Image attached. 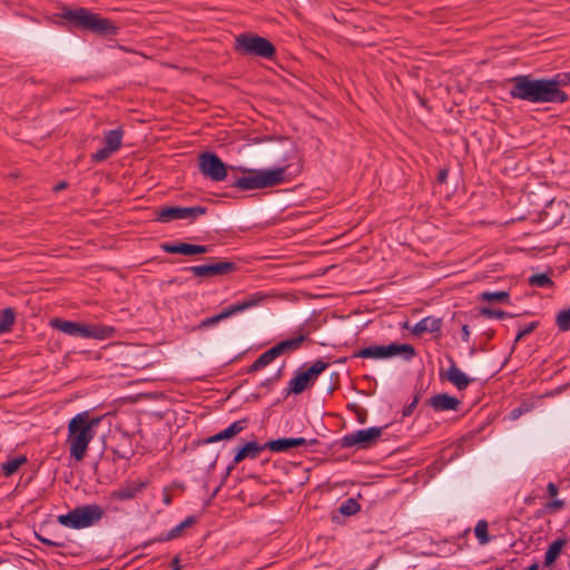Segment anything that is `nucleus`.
I'll list each match as a JSON object with an SVG mask.
<instances>
[{"label":"nucleus","instance_id":"nucleus-3","mask_svg":"<svg viewBox=\"0 0 570 570\" xmlns=\"http://www.w3.org/2000/svg\"><path fill=\"white\" fill-rule=\"evenodd\" d=\"M60 17L72 27L104 37L116 36L119 31V27L112 20L102 18L86 8L70 9L66 7L61 10Z\"/></svg>","mask_w":570,"mask_h":570},{"label":"nucleus","instance_id":"nucleus-26","mask_svg":"<svg viewBox=\"0 0 570 570\" xmlns=\"http://www.w3.org/2000/svg\"><path fill=\"white\" fill-rule=\"evenodd\" d=\"M567 544L564 538H558L549 547L544 554V567H551L559 558L562 548Z\"/></svg>","mask_w":570,"mask_h":570},{"label":"nucleus","instance_id":"nucleus-13","mask_svg":"<svg viewBox=\"0 0 570 570\" xmlns=\"http://www.w3.org/2000/svg\"><path fill=\"white\" fill-rule=\"evenodd\" d=\"M315 445L318 444L317 439H311L306 440L304 438H284V439H277V440H271L266 442V446H268V450L273 452H286L292 448L301 446V445Z\"/></svg>","mask_w":570,"mask_h":570},{"label":"nucleus","instance_id":"nucleus-23","mask_svg":"<svg viewBox=\"0 0 570 570\" xmlns=\"http://www.w3.org/2000/svg\"><path fill=\"white\" fill-rule=\"evenodd\" d=\"M441 325H442L441 318L428 316L415 324V326L413 328V334L421 335L423 333H434V332L440 331Z\"/></svg>","mask_w":570,"mask_h":570},{"label":"nucleus","instance_id":"nucleus-40","mask_svg":"<svg viewBox=\"0 0 570 570\" xmlns=\"http://www.w3.org/2000/svg\"><path fill=\"white\" fill-rule=\"evenodd\" d=\"M538 326H539V322L538 321H533L530 324H528V325H525L523 327H520L519 331H518V334L515 336L514 343H518L525 335L532 333L534 330L538 328Z\"/></svg>","mask_w":570,"mask_h":570},{"label":"nucleus","instance_id":"nucleus-31","mask_svg":"<svg viewBox=\"0 0 570 570\" xmlns=\"http://www.w3.org/2000/svg\"><path fill=\"white\" fill-rule=\"evenodd\" d=\"M383 345H374L360 350L354 354L355 357L362 358H384Z\"/></svg>","mask_w":570,"mask_h":570},{"label":"nucleus","instance_id":"nucleus-35","mask_svg":"<svg viewBox=\"0 0 570 570\" xmlns=\"http://www.w3.org/2000/svg\"><path fill=\"white\" fill-rule=\"evenodd\" d=\"M529 284L531 286H537V287H552L553 286V281L549 277L548 274H534L532 276L529 277Z\"/></svg>","mask_w":570,"mask_h":570},{"label":"nucleus","instance_id":"nucleus-45","mask_svg":"<svg viewBox=\"0 0 570 570\" xmlns=\"http://www.w3.org/2000/svg\"><path fill=\"white\" fill-rule=\"evenodd\" d=\"M529 411V406L527 404H521L520 406L513 409L510 414H509V417L511 420H518L523 413L528 412Z\"/></svg>","mask_w":570,"mask_h":570},{"label":"nucleus","instance_id":"nucleus-47","mask_svg":"<svg viewBox=\"0 0 570 570\" xmlns=\"http://www.w3.org/2000/svg\"><path fill=\"white\" fill-rule=\"evenodd\" d=\"M547 492L551 498H556L558 495L559 490H558V487L553 482H550L547 485Z\"/></svg>","mask_w":570,"mask_h":570},{"label":"nucleus","instance_id":"nucleus-39","mask_svg":"<svg viewBox=\"0 0 570 570\" xmlns=\"http://www.w3.org/2000/svg\"><path fill=\"white\" fill-rule=\"evenodd\" d=\"M480 314L488 318H504L510 317L511 315L502 309H493L490 307H482L480 309Z\"/></svg>","mask_w":570,"mask_h":570},{"label":"nucleus","instance_id":"nucleus-42","mask_svg":"<svg viewBox=\"0 0 570 570\" xmlns=\"http://www.w3.org/2000/svg\"><path fill=\"white\" fill-rule=\"evenodd\" d=\"M421 400V392H417L412 402L410 404H407L406 406H404V409L402 410V416L403 417H406V416H410L413 411L415 410V407L417 406L419 402Z\"/></svg>","mask_w":570,"mask_h":570},{"label":"nucleus","instance_id":"nucleus-56","mask_svg":"<svg viewBox=\"0 0 570 570\" xmlns=\"http://www.w3.org/2000/svg\"><path fill=\"white\" fill-rule=\"evenodd\" d=\"M497 570H503L502 568H498Z\"/></svg>","mask_w":570,"mask_h":570},{"label":"nucleus","instance_id":"nucleus-18","mask_svg":"<svg viewBox=\"0 0 570 570\" xmlns=\"http://www.w3.org/2000/svg\"><path fill=\"white\" fill-rule=\"evenodd\" d=\"M147 487L146 482L142 481H132L126 483L119 489L115 490L111 493V498L119 501H127L134 499L139 492H141Z\"/></svg>","mask_w":570,"mask_h":570},{"label":"nucleus","instance_id":"nucleus-54","mask_svg":"<svg viewBox=\"0 0 570 570\" xmlns=\"http://www.w3.org/2000/svg\"><path fill=\"white\" fill-rule=\"evenodd\" d=\"M281 373H282V371H281V370H278V372L276 373V375H275L274 380H279V377H281Z\"/></svg>","mask_w":570,"mask_h":570},{"label":"nucleus","instance_id":"nucleus-6","mask_svg":"<svg viewBox=\"0 0 570 570\" xmlns=\"http://www.w3.org/2000/svg\"><path fill=\"white\" fill-rule=\"evenodd\" d=\"M104 510L98 504H87L82 507H78L67 514H61L58 517V522L61 525L72 528V529H82L88 528L98 521H100L104 517Z\"/></svg>","mask_w":570,"mask_h":570},{"label":"nucleus","instance_id":"nucleus-51","mask_svg":"<svg viewBox=\"0 0 570 570\" xmlns=\"http://www.w3.org/2000/svg\"><path fill=\"white\" fill-rule=\"evenodd\" d=\"M66 186H67V184L65 181H61L58 185H56L55 190H61V189L66 188Z\"/></svg>","mask_w":570,"mask_h":570},{"label":"nucleus","instance_id":"nucleus-50","mask_svg":"<svg viewBox=\"0 0 570 570\" xmlns=\"http://www.w3.org/2000/svg\"><path fill=\"white\" fill-rule=\"evenodd\" d=\"M179 557L176 556L170 563L171 570H181Z\"/></svg>","mask_w":570,"mask_h":570},{"label":"nucleus","instance_id":"nucleus-37","mask_svg":"<svg viewBox=\"0 0 570 570\" xmlns=\"http://www.w3.org/2000/svg\"><path fill=\"white\" fill-rule=\"evenodd\" d=\"M228 317H229L228 311H227V308H225L219 314L203 320L198 324L197 328H207L209 326H214V325L218 324L220 321L226 320Z\"/></svg>","mask_w":570,"mask_h":570},{"label":"nucleus","instance_id":"nucleus-53","mask_svg":"<svg viewBox=\"0 0 570 570\" xmlns=\"http://www.w3.org/2000/svg\"><path fill=\"white\" fill-rule=\"evenodd\" d=\"M164 502H165L166 504H170V502H171V498H170V495H168V494H167V495L165 497V499H164Z\"/></svg>","mask_w":570,"mask_h":570},{"label":"nucleus","instance_id":"nucleus-1","mask_svg":"<svg viewBox=\"0 0 570 570\" xmlns=\"http://www.w3.org/2000/svg\"><path fill=\"white\" fill-rule=\"evenodd\" d=\"M100 422L99 417L90 419L87 411L76 414L68 423L67 442L69 444L70 456L76 461H81L89 443L95 436L94 428Z\"/></svg>","mask_w":570,"mask_h":570},{"label":"nucleus","instance_id":"nucleus-7","mask_svg":"<svg viewBox=\"0 0 570 570\" xmlns=\"http://www.w3.org/2000/svg\"><path fill=\"white\" fill-rule=\"evenodd\" d=\"M234 49L243 55L266 59L274 58L276 53V49L269 40L249 32L240 33L235 39Z\"/></svg>","mask_w":570,"mask_h":570},{"label":"nucleus","instance_id":"nucleus-21","mask_svg":"<svg viewBox=\"0 0 570 570\" xmlns=\"http://www.w3.org/2000/svg\"><path fill=\"white\" fill-rule=\"evenodd\" d=\"M306 341V335L301 334L296 337L284 340L273 346L275 354L278 356L292 353L301 348L302 344Z\"/></svg>","mask_w":570,"mask_h":570},{"label":"nucleus","instance_id":"nucleus-15","mask_svg":"<svg viewBox=\"0 0 570 570\" xmlns=\"http://www.w3.org/2000/svg\"><path fill=\"white\" fill-rule=\"evenodd\" d=\"M161 248L164 252L169 254H181V255H200L208 252V247L205 245H194L188 243H176V244H163Z\"/></svg>","mask_w":570,"mask_h":570},{"label":"nucleus","instance_id":"nucleus-36","mask_svg":"<svg viewBox=\"0 0 570 570\" xmlns=\"http://www.w3.org/2000/svg\"><path fill=\"white\" fill-rule=\"evenodd\" d=\"M556 324L561 332L570 331V308L561 309L556 316Z\"/></svg>","mask_w":570,"mask_h":570},{"label":"nucleus","instance_id":"nucleus-32","mask_svg":"<svg viewBox=\"0 0 570 570\" xmlns=\"http://www.w3.org/2000/svg\"><path fill=\"white\" fill-rule=\"evenodd\" d=\"M27 462V458L21 455L11 460H8L2 464V472L6 476H10L18 471V469Z\"/></svg>","mask_w":570,"mask_h":570},{"label":"nucleus","instance_id":"nucleus-25","mask_svg":"<svg viewBox=\"0 0 570 570\" xmlns=\"http://www.w3.org/2000/svg\"><path fill=\"white\" fill-rule=\"evenodd\" d=\"M452 366L448 371L446 379L454 384L459 390H465L471 382L469 379L451 360Z\"/></svg>","mask_w":570,"mask_h":570},{"label":"nucleus","instance_id":"nucleus-19","mask_svg":"<svg viewBox=\"0 0 570 570\" xmlns=\"http://www.w3.org/2000/svg\"><path fill=\"white\" fill-rule=\"evenodd\" d=\"M549 83L552 86V91L558 100V104L566 102L569 97L568 95L561 89V87H566L570 85V72H561L557 73L552 78H548Z\"/></svg>","mask_w":570,"mask_h":570},{"label":"nucleus","instance_id":"nucleus-48","mask_svg":"<svg viewBox=\"0 0 570 570\" xmlns=\"http://www.w3.org/2000/svg\"><path fill=\"white\" fill-rule=\"evenodd\" d=\"M448 175H449V170L446 168L439 170L438 183L444 184L446 181Z\"/></svg>","mask_w":570,"mask_h":570},{"label":"nucleus","instance_id":"nucleus-43","mask_svg":"<svg viewBox=\"0 0 570 570\" xmlns=\"http://www.w3.org/2000/svg\"><path fill=\"white\" fill-rule=\"evenodd\" d=\"M564 505H566L564 500L553 499L550 502L546 503L544 511L546 512H556V511L563 509Z\"/></svg>","mask_w":570,"mask_h":570},{"label":"nucleus","instance_id":"nucleus-22","mask_svg":"<svg viewBox=\"0 0 570 570\" xmlns=\"http://www.w3.org/2000/svg\"><path fill=\"white\" fill-rule=\"evenodd\" d=\"M196 517L190 515L187 517L183 522H180L178 525L173 528L170 531H168L166 534L160 535L159 538L153 540V542H165L169 540H174L179 538L183 534V531L187 528H190L196 523Z\"/></svg>","mask_w":570,"mask_h":570},{"label":"nucleus","instance_id":"nucleus-46","mask_svg":"<svg viewBox=\"0 0 570 570\" xmlns=\"http://www.w3.org/2000/svg\"><path fill=\"white\" fill-rule=\"evenodd\" d=\"M37 539L42 542L43 544L46 546H49V547H58V548H62L65 547V543L63 542H58V541H52L50 539H47V538H43L39 534H37Z\"/></svg>","mask_w":570,"mask_h":570},{"label":"nucleus","instance_id":"nucleus-34","mask_svg":"<svg viewBox=\"0 0 570 570\" xmlns=\"http://www.w3.org/2000/svg\"><path fill=\"white\" fill-rule=\"evenodd\" d=\"M361 510V505L360 503L357 502L356 499L354 498H350L347 500H345L338 511L345 515V517H351V515H354L356 514L358 511Z\"/></svg>","mask_w":570,"mask_h":570},{"label":"nucleus","instance_id":"nucleus-17","mask_svg":"<svg viewBox=\"0 0 570 570\" xmlns=\"http://www.w3.org/2000/svg\"><path fill=\"white\" fill-rule=\"evenodd\" d=\"M265 449H268V446H266V443L262 445L255 441L247 442L246 444L238 449L233 459V463L234 465H237L247 458L256 459Z\"/></svg>","mask_w":570,"mask_h":570},{"label":"nucleus","instance_id":"nucleus-52","mask_svg":"<svg viewBox=\"0 0 570 570\" xmlns=\"http://www.w3.org/2000/svg\"><path fill=\"white\" fill-rule=\"evenodd\" d=\"M527 570H539V563L538 562L532 563Z\"/></svg>","mask_w":570,"mask_h":570},{"label":"nucleus","instance_id":"nucleus-10","mask_svg":"<svg viewBox=\"0 0 570 570\" xmlns=\"http://www.w3.org/2000/svg\"><path fill=\"white\" fill-rule=\"evenodd\" d=\"M207 208L205 206H193V207H179L170 206L163 207L156 212V220L161 223H169L176 219H190L194 220L197 217L205 215Z\"/></svg>","mask_w":570,"mask_h":570},{"label":"nucleus","instance_id":"nucleus-5","mask_svg":"<svg viewBox=\"0 0 570 570\" xmlns=\"http://www.w3.org/2000/svg\"><path fill=\"white\" fill-rule=\"evenodd\" d=\"M50 326L69 336L107 340L114 337L116 330L112 326L95 324L86 325L79 322L66 321L62 318H52Z\"/></svg>","mask_w":570,"mask_h":570},{"label":"nucleus","instance_id":"nucleus-20","mask_svg":"<svg viewBox=\"0 0 570 570\" xmlns=\"http://www.w3.org/2000/svg\"><path fill=\"white\" fill-rule=\"evenodd\" d=\"M383 350L385 352L384 358L402 355L404 360L410 361L416 354L415 348L411 344L391 343L389 345H383Z\"/></svg>","mask_w":570,"mask_h":570},{"label":"nucleus","instance_id":"nucleus-55","mask_svg":"<svg viewBox=\"0 0 570 570\" xmlns=\"http://www.w3.org/2000/svg\"><path fill=\"white\" fill-rule=\"evenodd\" d=\"M271 381H272V380H267V381L263 382V383H262V385H263V386H264V385H268V384L271 383Z\"/></svg>","mask_w":570,"mask_h":570},{"label":"nucleus","instance_id":"nucleus-30","mask_svg":"<svg viewBox=\"0 0 570 570\" xmlns=\"http://www.w3.org/2000/svg\"><path fill=\"white\" fill-rule=\"evenodd\" d=\"M16 320V312L12 307L4 308L0 314V334L11 331Z\"/></svg>","mask_w":570,"mask_h":570},{"label":"nucleus","instance_id":"nucleus-24","mask_svg":"<svg viewBox=\"0 0 570 570\" xmlns=\"http://www.w3.org/2000/svg\"><path fill=\"white\" fill-rule=\"evenodd\" d=\"M111 452L114 454V460H129L135 454L129 436L124 434L120 439V442L116 446L111 448Z\"/></svg>","mask_w":570,"mask_h":570},{"label":"nucleus","instance_id":"nucleus-16","mask_svg":"<svg viewBox=\"0 0 570 570\" xmlns=\"http://www.w3.org/2000/svg\"><path fill=\"white\" fill-rule=\"evenodd\" d=\"M248 425V419H242L232 423L227 429L209 436L205 443H215L223 440H228L243 432Z\"/></svg>","mask_w":570,"mask_h":570},{"label":"nucleus","instance_id":"nucleus-9","mask_svg":"<svg viewBox=\"0 0 570 570\" xmlns=\"http://www.w3.org/2000/svg\"><path fill=\"white\" fill-rule=\"evenodd\" d=\"M198 165L202 175L213 181H222L227 176V166L214 151L202 153L198 156Z\"/></svg>","mask_w":570,"mask_h":570},{"label":"nucleus","instance_id":"nucleus-29","mask_svg":"<svg viewBox=\"0 0 570 570\" xmlns=\"http://www.w3.org/2000/svg\"><path fill=\"white\" fill-rule=\"evenodd\" d=\"M276 357L277 355L275 354L273 347L268 348L254 361V363L249 366L248 372H256L264 368L265 366L269 365Z\"/></svg>","mask_w":570,"mask_h":570},{"label":"nucleus","instance_id":"nucleus-28","mask_svg":"<svg viewBox=\"0 0 570 570\" xmlns=\"http://www.w3.org/2000/svg\"><path fill=\"white\" fill-rule=\"evenodd\" d=\"M122 137L124 130L121 128L109 130L105 134L104 137L105 146H107L112 151H117L121 147Z\"/></svg>","mask_w":570,"mask_h":570},{"label":"nucleus","instance_id":"nucleus-4","mask_svg":"<svg viewBox=\"0 0 570 570\" xmlns=\"http://www.w3.org/2000/svg\"><path fill=\"white\" fill-rule=\"evenodd\" d=\"M286 169L287 167H278L274 169L240 168L245 175L237 178L232 186L239 190L275 187L285 181Z\"/></svg>","mask_w":570,"mask_h":570},{"label":"nucleus","instance_id":"nucleus-33","mask_svg":"<svg viewBox=\"0 0 570 570\" xmlns=\"http://www.w3.org/2000/svg\"><path fill=\"white\" fill-rule=\"evenodd\" d=\"M488 528L489 524L485 520H479L474 528V534L481 546L489 543L491 540L488 533Z\"/></svg>","mask_w":570,"mask_h":570},{"label":"nucleus","instance_id":"nucleus-38","mask_svg":"<svg viewBox=\"0 0 570 570\" xmlns=\"http://www.w3.org/2000/svg\"><path fill=\"white\" fill-rule=\"evenodd\" d=\"M509 293L505 292V291H500V292H483L481 293L480 295V298L482 301H488V302H507L509 299Z\"/></svg>","mask_w":570,"mask_h":570},{"label":"nucleus","instance_id":"nucleus-8","mask_svg":"<svg viewBox=\"0 0 570 570\" xmlns=\"http://www.w3.org/2000/svg\"><path fill=\"white\" fill-rule=\"evenodd\" d=\"M328 366L330 363L323 360H317L307 370L297 372L288 382L287 395H297L303 393L316 382L317 377L325 372Z\"/></svg>","mask_w":570,"mask_h":570},{"label":"nucleus","instance_id":"nucleus-2","mask_svg":"<svg viewBox=\"0 0 570 570\" xmlns=\"http://www.w3.org/2000/svg\"><path fill=\"white\" fill-rule=\"evenodd\" d=\"M510 82L512 83L510 96L514 99L532 104H558L548 78L535 79L524 75L511 78Z\"/></svg>","mask_w":570,"mask_h":570},{"label":"nucleus","instance_id":"nucleus-44","mask_svg":"<svg viewBox=\"0 0 570 570\" xmlns=\"http://www.w3.org/2000/svg\"><path fill=\"white\" fill-rule=\"evenodd\" d=\"M338 384H340V374L337 372H333L331 374V383L328 385H325L323 389L328 394H332L336 389H338Z\"/></svg>","mask_w":570,"mask_h":570},{"label":"nucleus","instance_id":"nucleus-11","mask_svg":"<svg viewBox=\"0 0 570 570\" xmlns=\"http://www.w3.org/2000/svg\"><path fill=\"white\" fill-rule=\"evenodd\" d=\"M383 428L373 426L366 430H358L344 435L341 440L343 448L357 446L358 449H370L381 436Z\"/></svg>","mask_w":570,"mask_h":570},{"label":"nucleus","instance_id":"nucleus-12","mask_svg":"<svg viewBox=\"0 0 570 570\" xmlns=\"http://www.w3.org/2000/svg\"><path fill=\"white\" fill-rule=\"evenodd\" d=\"M186 269L197 277H214L232 274L237 269V266L233 262L218 261L208 265L190 266Z\"/></svg>","mask_w":570,"mask_h":570},{"label":"nucleus","instance_id":"nucleus-14","mask_svg":"<svg viewBox=\"0 0 570 570\" xmlns=\"http://www.w3.org/2000/svg\"><path fill=\"white\" fill-rule=\"evenodd\" d=\"M425 404L431 406L435 412L458 411L460 400L446 393H440L426 400Z\"/></svg>","mask_w":570,"mask_h":570},{"label":"nucleus","instance_id":"nucleus-27","mask_svg":"<svg viewBox=\"0 0 570 570\" xmlns=\"http://www.w3.org/2000/svg\"><path fill=\"white\" fill-rule=\"evenodd\" d=\"M263 298H264V296L262 294L255 293L252 296H249L248 298H246L242 302H238L234 305H229L226 308L228 311L229 316H232L236 313L243 312L245 309H248L250 307L258 305V303L261 301H263Z\"/></svg>","mask_w":570,"mask_h":570},{"label":"nucleus","instance_id":"nucleus-49","mask_svg":"<svg viewBox=\"0 0 570 570\" xmlns=\"http://www.w3.org/2000/svg\"><path fill=\"white\" fill-rule=\"evenodd\" d=\"M470 340V330H469V325L464 324L462 326V341L468 343Z\"/></svg>","mask_w":570,"mask_h":570},{"label":"nucleus","instance_id":"nucleus-41","mask_svg":"<svg viewBox=\"0 0 570 570\" xmlns=\"http://www.w3.org/2000/svg\"><path fill=\"white\" fill-rule=\"evenodd\" d=\"M114 153L115 151L105 146L101 149L97 150L95 154H92L91 159L96 163H101L108 159Z\"/></svg>","mask_w":570,"mask_h":570}]
</instances>
